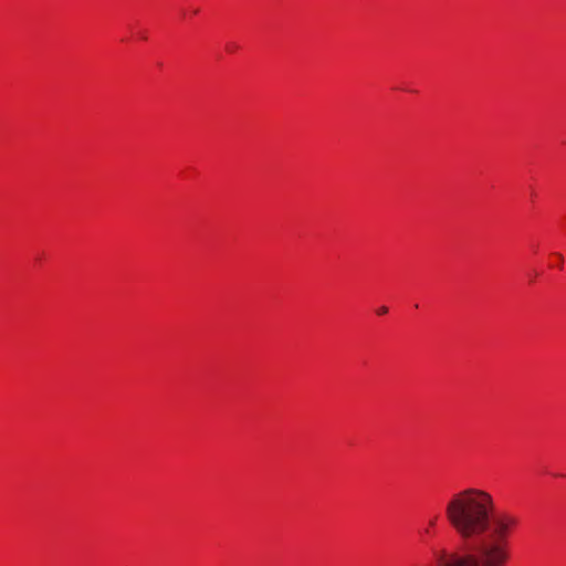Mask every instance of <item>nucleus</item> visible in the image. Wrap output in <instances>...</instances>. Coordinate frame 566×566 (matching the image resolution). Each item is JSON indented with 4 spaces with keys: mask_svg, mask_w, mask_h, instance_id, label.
Instances as JSON below:
<instances>
[{
    "mask_svg": "<svg viewBox=\"0 0 566 566\" xmlns=\"http://www.w3.org/2000/svg\"><path fill=\"white\" fill-rule=\"evenodd\" d=\"M444 515L465 543L459 551L434 552L439 566H506L509 538L518 518L511 513H497L491 493L476 488L463 489L447 501Z\"/></svg>",
    "mask_w": 566,
    "mask_h": 566,
    "instance_id": "1",
    "label": "nucleus"
},
{
    "mask_svg": "<svg viewBox=\"0 0 566 566\" xmlns=\"http://www.w3.org/2000/svg\"><path fill=\"white\" fill-rule=\"evenodd\" d=\"M438 521V516L432 517L428 523V528L424 531V534H430V528L434 527Z\"/></svg>",
    "mask_w": 566,
    "mask_h": 566,
    "instance_id": "2",
    "label": "nucleus"
},
{
    "mask_svg": "<svg viewBox=\"0 0 566 566\" xmlns=\"http://www.w3.org/2000/svg\"><path fill=\"white\" fill-rule=\"evenodd\" d=\"M387 312H388V308H387L386 306H381V307H379V308H378V311H377V313H378L379 315L387 314Z\"/></svg>",
    "mask_w": 566,
    "mask_h": 566,
    "instance_id": "3",
    "label": "nucleus"
},
{
    "mask_svg": "<svg viewBox=\"0 0 566 566\" xmlns=\"http://www.w3.org/2000/svg\"><path fill=\"white\" fill-rule=\"evenodd\" d=\"M559 261H560V264L563 263V255L562 254H557Z\"/></svg>",
    "mask_w": 566,
    "mask_h": 566,
    "instance_id": "4",
    "label": "nucleus"
}]
</instances>
